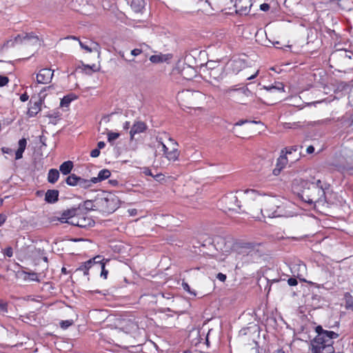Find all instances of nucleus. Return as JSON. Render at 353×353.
I'll return each instance as SVG.
<instances>
[{
  "mask_svg": "<svg viewBox=\"0 0 353 353\" xmlns=\"http://www.w3.org/2000/svg\"><path fill=\"white\" fill-rule=\"evenodd\" d=\"M120 134H108V142L113 145L114 141L119 137Z\"/></svg>",
  "mask_w": 353,
  "mask_h": 353,
  "instance_id": "44",
  "label": "nucleus"
},
{
  "mask_svg": "<svg viewBox=\"0 0 353 353\" xmlns=\"http://www.w3.org/2000/svg\"><path fill=\"white\" fill-rule=\"evenodd\" d=\"M261 244L254 242L239 241L234 244V250L236 252V259L241 260L236 266H243L244 263H250L259 260L262 256L259 250Z\"/></svg>",
  "mask_w": 353,
  "mask_h": 353,
  "instance_id": "3",
  "label": "nucleus"
},
{
  "mask_svg": "<svg viewBox=\"0 0 353 353\" xmlns=\"http://www.w3.org/2000/svg\"><path fill=\"white\" fill-rule=\"evenodd\" d=\"M182 287H183V289L185 291H186L188 294H190V295H192L193 296H196V291L192 290V289L190 288V285L187 283L183 282L182 283Z\"/></svg>",
  "mask_w": 353,
  "mask_h": 353,
  "instance_id": "36",
  "label": "nucleus"
},
{
  "mask_svg": "<svg viewBox=\"0 0 353 353\" xmlns=\"http://www.w3.org/2000/svg\"><path fill=\"white\" fill-rule=\"evenodd\" d=\"M79 45L81 48L85 50H86L88 52H91L93 50V48L90 47L88 45L85 44V43L81 42L79 41Z\"/></svg>",
  "mask_w": 353,
  "mask_h": 353,
  "instance_id": "46",
  "label": "nucleus"
},
{
  "mask_svg": "<svg viewBox=\"0 0 353 353\" xmlns=\"http://www.w3.org/2000/svg\"><path fill=\"white\" fill-rule=\"evenodd\" d=\"M306 152L307 154H312L314 152V148L313 145H310L307 148Z\"/></svg>",
  "mask_w": 353,
  "mask_h": 353,
  "instance_id": "61",
  "label": "nucleus"
},
{
  "mask_svg": "<svg viewBox=\"0 0 353 353\" xmlns=\"http://www.w3.org/2000/svg\"><path fill=\"white\" fill-rule=\"evenodd\" d=\"M244 194L247 196V199L254 200L258 196V193L254 190H246L244 191Z\"/></svg>",
  "mask_w": 353,
  "mask_h": 353,
  "instance_id": "34",
  "label": "nucleus"
},
{
  "mask_svg": "<svg viewBox=\"0 0 353 353\" xmlns=\"http://www.w3.org/2000/svg\"><path fill=\"white\" fill-rule=\"evenodd\" d=\"M54 76V70L50 68H43L37 74V82L41 84H47L51 82Z\"/></svg>",
  "mask_w": 353,
  "mask_h": 353,
  "instance_id": "9",
  "label": "nucleus"
},
{
  "mask_svg": "<svg viewBox=\"0 0 353 353\" xmlns=\"http://www.w3.org/2000/svg\"><path fill=\"white\" fill-rule=\"evenodd\" d=\"M234 91L236 92L239 95L247 96V92L249 91L245 89H228L226 90L227 93H230V92Z\"/></svg>",
  "mask_w": 353,
  "mask_h": 353,
  "instance_id": "38",
  "label": "nucleus"
},
{
  "mask_svg": "<svg viewBox=\"0 0 353 353\" xmlns=\"http://www.w3.org/2000/svg\"><path fill=\"white\" fill-rule=\"evenodd\" d=\"M270 5L268 3H262L260 6V9L262 11H264V12L268 11L270 10Z\"/></svg>",
  "mask_w": 353,
  "mask_h": 353,
  "instance_id": "54",
  "label": "nucleus"
},
{
  "mask_svg": "<svg viewBox=\"0 0 353 353\" xmlns=\"http://www.w3.org/2000/svg\"><path fill=\"white\" fill-rule=\"evenodd\" d=\"M176 98L182 106L192 108L198 105L201 101H203L205 95L199 91L185 90L179 92Z\"/></svg>",
  "mask_w": 353,
  "mask_h": 353,
  "instance_id": "5",
  "label": "nucleus"
},
{
  "mask_svg": "<svg viewBox=\"0 0 353 353\" xmlns=\"http://www.w3.org/2000/svg\"><path fill=\"white\" fill-rule=\"evenodd\" d=\"M59 176L60 174L59 170L53 168L50 169L48 174V181L50 183L54 184L58 181Z\"/></svg>",
  "mask_w": 353,
  "mask_h": 353,
  "instance_id": "27",
  "label": "nucleus"
},
{
  "mask_svg": "<svg viewBox=\"0 0 353 353\" xmlns=\"http://www.w3.org/2000/svg\"><path fill=\"white\" fill-rule=\"evenodd\" d=\"M76 99L77 97L74 94H71L66 95L63 97V98L61 99L60 105L63 108L68 107L70 105V103Z\"/></svg>",
  "mask_w": 353,
  "mask_h": 353,
  "instance_id": "30",
  "label": "nucleus"
},
{
  "mask_svg": "<svg viewBox=\"0 0 353 353\" xmlns=\"http://www.w3.org/2000/svg\"><path fill=\"white\" fill-rule=\"evenodd\" d=\"M288 163V159L286 154H284V150H281L280 157L277 159L276 168L273 170L274 175L277 176L280 174L282 169H283Z\"/></svg>",
  "mask_w": 353,
  "mask_h": 353,
  "instance_id": "13",
  "label": "nucleus"
},
{
  "mask_svg": "<svg viewBox=\"0 0 353 353\" xmlns=\"http://www.w3.org/2000/svg\"><path fill=\"white\" fill-rule=\"evenodd\" d=\"M99 270H101V277H102L104 279H106L108 275V270L105 269V264H101Z\"/></svg>",
  "mask_w": 353,
  "mask_h": 353,
  "instance_id": "39",
  "label": "nucleus"
},
{
  "mask_svg": "<svg viewBox=\"0 0 353 353\" xmlns=\"http://www.w3.org/2000/svg\"><path fill=\"white\" fill-rule=\"evenodd\" d=\"M294 183L300 186L301 192H299V196L304 202L321 205L327 203V194L330 188L328 183L312 177L310 180L296 179Z\"/></svg>",
  "mask_w": 353,
  "mask_h": 353,
  "instance_id": "1",
  "label": "nucleus"
},
{
  "mask_svg": "<svg viewBox=\"0 0 353 353\" xmlns=\"http://www.w3.org/2000/svg\"><path fill=\"white\" fill-rule=\"evenodd\" d=\"M285 154H291L293 152H297L299 150L298 145H293L290 148H285L283 149Z\"/></svg>",
  "mask_w": 353,
  "mask_h": 353,
  "instance_id": "41",
  "label": "nucleus"
},
{
  "mask_svg": "<svg viewBox=\"0 0 353 353\" xmlns=\"http://www.w3.org/2000/svg\"><path fill=\"white\" fill-rule=\"evenodd\" d=\"M168 144H170L171 148L176 147L177 145V143L172 138H169Z\"/></svg>",
  "mask_w": 353,
  "mask_h": 353,
  "instance_id": "57",
  "label": "nucleus"
},
{
  "mask_svg": "<svg viewBox=\"0 0 353 353\" xmlns=\"http://www.w3.org/2000/svg\"><path fill=\"white\" fill-rule=\"evenodd\" d=\"M147 47L146 45L143 44L141 46V48H135L131 51V54L132 56L137 57L141 54L143 51V48Z\"/></svg>",
  "mask_w": 353,
  "mask_h": 353,
  "instance_id": "42",
  "label": "nucleus"
},
{
  "mask_svg": "<svg viewBox=\"0 0 353 353\" xmlns=\"http://www.w3.org/2000/svg\"><path fill=\"white\" fill-rule=\"evenodd\" d=\"M88 261H91L92 262V266L93 267V269H96L97 270H99V267L101 266V264H105L106 262H109V259H105L102 257V256L97 255L92 259H89Z\"/></svg>",
  "mask_w": 353,
  "mask_h": 353,
  "instance_id": "20",
  "label": "nucleus"
},
{
  "mask_svg": "<svg viewBox=\"0 0 353 353\" xmlns=\"http://www.w3.org/2000/svg\"><path fill=\"white\" fill-rule=\"evenodd\" d=\"M80 216H75L74 218H72L70 221H68V222L67 223H69L72 225H74V226H77V222L78 221V218Z\"/></svg>",
  "mask_w": 353,
  "mask_h": 353,
  "instance_id": "55",
  "label": "nucleus"
},
{
  "mask_svg": "<svg viewBox=\"0 0 353 353\" xmlns=\"http://www.w3.org/2000/svg\"><path fill=\"white\" fill-rule=\"evenodd\" d=\"M330 61L344 70L349 69L353 65V52L345 49L336 50L330 54Z\"/></svg>",
  "mask_w": 353,
  "mask_h": 353,
  "instance_id": "6",
  "label": "nucleus"
},
{
  "mask_svg": "<svg viewBox=\"0 0 353 353\" xmlns=\"http://www.w3.org/2000/svg\"><path fill=\"white\" fill-rule=\"evenodd\" d=\"M250 123V125L256 123V122H255V121H249L248 120H241V121L236 122L235 124H234V125H243L244 123Z\"/></svg>",
  "mask_w": 353,
  "mask_h": 353,
  "instance_id": "49",
  "label": "nucleus"
},
{
  "mask_svg": "<svg viewBox=\"0 0 353 353\" xmlns=\"http://www.w3.org/2000/svg\"><path fill=\"white\" fill-rule=\"evenodd\" d=\"M72 168L73 163L71 161H65L59 166L60 172L64 175L69 174Z\"/></svg>",
  "mask_w": 353,
  "mask_h": 353,
  "instance_id": "26",
  "label": "nucleus"
},
{
  "mask_svg": "<svg viewBox=\"0 0 353 353\" xmlns=\"http://www.w3.org/2000/svg\"><path fill=\"white\" fill-rule=\"evenodd\" d=\"M100 154V150L97 148L92 150L90 152V156L93 158L98 157Z\"/></svg>",
  "mask_w": 353,
  "mask_h": 353,
  "instance_id": "52",
  "label": "nucleus"
},
{
  "mask_svg": "<svg viewBox=\"0 0 353 353\" xmlns=\"http://www.w3.org/2000/svg\"><path fill=\"white\" fill-rule=\"evenodd\" d=\"M105 146V143L104 141H99L97 143V149H99V150L101 149H103Z\"/></svg>",
  "mask_w": 353,
  "mask_h": 353,
  "instance_id": "62",
  "label": "nucleus"
},
{
  "mask_svg": "<svg viewBox=\"0 0 353 353\" xmlns=\"http://www.w3.org/2000/svg\"><path fill=\"white\" fill-rule=\"evenodd\" d=\"M73 323L72 320L61 321L60 322V326L63 329H67Z\"/></svg>",
  "mask_w": 353,
  "mask_h": 353,
  "instance_id": "43",
  "label": "nucleus"
},
{
  "mask_svg": "<svg viewBox=\"0 0 353 353\" xmlns=\"http://www.w3.org/2000/svg\"><path fill=\"white\" fill-rule=\"evenodd\" d=\"M288 283L290 286H295L298 284V281L296 278L291 277L288 279Z\"/></svg>",
  "mask_w": 353,
  "mask_h": 353,
  "instance_id": "48",
  "label": "nucleus"
},
{
  "mask_svg": "<svg viewBox=\"0 0 353 353\" xmlns=\"http://www.w3.org/2000/svg\"><path fill=\"white\" fill-rule=\"evenodd\" d=\"M27 42L25 41V34H18L13 39L8 40L5 43L4 46L6 48H13L16 44H26Z\"/></svg>",
  "mask_w": 353,
  "mask_h": 353,
  "instance_id": "16",
  "label": "nucleus"
},
{
  "mask_svg": "<svg viewBox=\"0 0 353 353\" xmlns=\"http://www.w3.org/2000/svg\"><path fill=\"white\" fill-rule=\"evenodd\" d=\"M77 226L81 228H89L94 225V221L90 217L85 215V213H83L78 218L77 222Z\"/></svg>",
  "mask_w": 353,
  "mask_h": 353,
  "instance_id": "12",
  "label": "nucleus"
},
{
  "mask_svg": "<svg viewBox=\"0 0 353 353\" xmlns=\"http://www.w3.org/2000/svg\"><path fill=\"white\" fill-rule=\"evenodd\" d=\"M117 114H119V112H113L109 114L104 115L101 119L100 124H101L102 123H106L109 122L110 120V118Z\"/></svg>",
  "mask_w": 353,
  "mask_h": 353,
  "instance_id": "37",
  "label": "nucleus"
},
{
  "mask_svg": "<svg viewBox=\"0 0 353 353\" xmlns=\"http://www.w3.org/2000/svg\"><path fill=\"white\" fill-rule=\"evenodd\" d=\"M51 89H54L52 85L43 88L39 94V99L37 101H32V99L30 100L28 111L30 117L35 116L41 110V105L46 97V94L43 92Z\"/></svg>",
  "mask_w": 353,
  "mask_h": 353,
  "instance_id": "8",
  "label": "nucleus"
},
{
  "mask_svg": "<svg viewBox=\"0 0 353 353\" xmlns=\"http://www.w3.org/2000/svg\"><path fill=\"white\" fill-rule=\"evenodd\" d=\"M145 5V0H132L131 2V8L135 12H141Z\"/></svg>",
  "mask_w": 353,
  "mask_h": 353,
  "instance_id": "25",
  "label": "nucleus"
},
{
  "mask_svg": "<svg viewBox=\"0 0 353 353\" xmlns=\"http://www.w3.org/2000/svg\"><path fill=\"white\" fill-rule=\"evenodd\" d=\"M92 268L91 261L88 260L87 261L82 263L80 266L77 268L76 271H82L85 276H88L89 270L90 269H93Z\"/></svg>",
  "mask_w": 353,
  "mask_h": 353,
  "instance_id": "28",
  "label": "nucleus"
},
{
  "mask_svg": "<svg viewBox=\"0 0 353 353\" xmlns=\"http://www.w3.org/2000/svg\"><path fill=\"white\" fill-rule=\"evenodd\" d=\"M28 95L26 94V93H24V94H22L21 96H20V100L23 102H25L26 101L28 100Z\"/></svg>",
  "mask_w": 353,
  "mask_h": 353,
  "instance_id": "59",
  "label": "nucleus"
},
{
  "mask_svg": "<svg viewBox=\"0 0 353 353\" xmlns=\"http://www.w3.org/2000/svg\"><path fill=\"white\" fill-rule=\"evenodd\" d=\"M142 172L147 176H153V174L152 173V171L149 168H147V167L143 168Z\"/></svg>",
  "mask_w": 353,
  "mask_h": 353,
  "instance_id": "51",
  "label": "nucleus"
},
{
  "mask_svg": "<svg viewBox=\"0 0 353 353\" xmlns=\"http://www.w3.org/2000/svg\"><path fill=\"white\" fill-rule=\"evenodd\" d=\"M9 79L6 76L0 75V87H3L8 84Z\"/></svg>",
  "mask_w": 353,
  "mask_h": 353,
  "instance_id": "45",
  "label": "nucleus"
},
{
  "mask_svg": "<svg viewBox=\"0 0 353 353\" xmlns=\"http://www.w3.org/2000/svg\"><path fill=\"white\" fill-rule=\"evenodd\" d=\"M7 219V216L4 214H0V226L3 225Z\"/></svg>",
  "mask_w": 353,
  "mask_h": 353,
  "instance_id": "56",
  "label": "nucleus"
},
{
  "mask_svg": "<svg viewBox=\"0 0 353 353\" xmlns=\"http://www.w3.org/2000/svg\"><path fill=\"white\" fill-rule=\"evenodd\" d=\"M8 312V304L0 299V314H5Z\"/></svg>",
  "mask_w": 353,
  "mask_h": 353,
  "instance_id": "40",
  "label": "nucleus"
},
{
  "mask_svg": "<svg viewBox=\"0 0 353 353\" xmlns=\"http://www.w3.org/2000/svg\"><path fill=\"white\" fill-rule=\"evenodd\" d=\"M171 57L172 56L170 54H155V55H152L150 57V61L152 63H163V62H165V61H167L168 60H169L171 58Z\"/></svg>",
  "mask_w": 353,
  "mask_h": 353,
  "instance_id": "21",
  "label": "nucleus"
},
{
  "mask_svg": "<svg viewBox=\"0 0 353 353\" xmlns=\"http://www.w3.org/2000/svg\"><path fill=\"white\" fill-rule=\"evenodd\" d=\"M59 194L57 190H48L45 194V201L48 203H54L59 200Z\"/></svg>",
  "mask_w": 353,
  "mask_h": 353,
  "instance_id": "17",
  "label": "nucleus"
},
{
  "mask_svg": "<svg viewBox=\"0 0 353 353\" xmlns=\"http://www.w3.org/2000/svg\"><path fill=\"white\" fill-rule=\"evenodd\" d=\"M234 6L241 14H246L252 6V0H236Z\"/></svg>",
  "mask_w": 353,
  "mask_h": 353,
  "instance_id": "11",
  "label": "nucleus"
},
{
  "mask_svg": "<svg viewBox=\"0 0 353 353\" xmlns=\"http://www.w3.org/2000/svg\"><path fill=\"white\" fill-rule=\"evenodd\" d=\"M179 157V152L176 147H172L170 151H168V154H166V157L170 161H175L178 159Z\"/></svg>",
  "mask_w": 353,
  "mask_h": 353,
  "instance_id": "32",
  "label": "nucleus"
},
{
  "mask_svg": "<svg viewBox=\"0 0 353 353\" xmlns=\"http://www.w3.org/2000/svg\"><path fill=\"white\" fill-rule=\"evenodd\" d=\"M39 141L43 145H44V146L46 145V137L43 134L39 136Z\"/></svg>",
  "mask_w": 353,
  "mask_h": 353,
  "instance_id": "58",
  "label": "nucleus"
},
{
  "mask_svg": "<svg viewBox=\"0 0 353 353\" xmlns=\"http://www.w3.org/2000/svg\"><path fill=\"white\" fill-rule=\"evenodd\" d=\"M27 140L25 138H22L19 141V148L15 151V159L19 160L22 158L23 153L26 148Z\"/></svg>",
  "mask_w": 353,
  "mask_h": 353,
  "instance_id": "19",
  "label": "nucleus"
},
{
  "mask_svg": "<svg viewBox=\"0 0 353 353\" xmlns=\"http://www.w3.org/2000/svg\"><path fill=\"white\" fill-rule=\"evenodd\" d=\"M25 41L27 42L26 46H34L39 44V37L33 33L25 34Z\"/></svg>",
  "mask_w": 353,
  "mask_h": 353,
  "instance_id": "24",
  "label": "nucleus"
},
{
  "mask_svg": "<svg viewBox=\"0 0 353 353\" xmlns=\"http://www.w3.org/2000/svg\"><path fill=\"white\" fill-rule=\"evenodd\" d=\"M264 88L268 91H272L273 90H276L278 91L283 92L284 86L281 83H279V85H270V86H264Z\"/></svg>",
  "mask_w": 353,
  "mask_h": 353,
  "instance_id": "35",
  "label": "nucleus"
},
{
  "mask_svg": "<svg viewBox=\"0 0 353 353\" xmlns=\"http://www.w3.org/2000/svg\"><path fill=\"white\" fill-rule=\"evenodd\" d=\"M163 175L162 174H157L156 175H153V178L155 179L157 181H160L163 179Z\"/></svg>",
  "mask_w": 353,
  "mask_h": 353,
  "instance_id": "63",
  "label": "nucleus"
},
{
  "mask_svg": "<svg viewBox=\"0 0 353 353\" xmlns=\"http://www.w3.org/2000/svg\"><path fill=\"white\" fill-rule=\"evenodd\" d=\"M226 275L223 273L220 272L216 274V279L222 282H224L226 280Z\"/></svg>",
  "mask_w": 353,
  "mask_h": 353,
  "instance_id": "53",
  "label": "nucleus"
},
{
  "mask_svg": "<svg viewBox=\"0 0 353 353\" xmlns=\"http://www.w3.org/2000/svg\"><path fill=\"white\" fill-rule=\"evenodd\" d=\"M96 208L103 213L110 214L119 207V198L110 192H103L94 200Z\"/></svg>",
  "mask_w": 353,
  "mask_h": 353,
  "instance_id": "4",
  "label": "nucleus"
},
{
  "mask_svg": "<svg viewBox=\"0 0 353 353\" xmlns=\"http://www.w3.org/2000/svg\"><path fill=\"white\" fill-rule=\"evenodd\" d=\"M330 121H331L330 119H327L314 121L313 123H310L309 125H310L313 127H316L315 130H321L323 126L328 125L330 123Z\"/></svg>",
  "mask_w": 353,
  "mask_h": 353,
  "instance_id": "31",
  "label": "nucleus"
},
{
  "mask_svg": "<svg viewBox=\"0 0 353 353\" xmlns=\"http://www.w3.org/2000/svg\"><path fill=\"white\" fill-rule=\"evenodd\" d=\"M223 68L219 64L216 65V68H213L209 72V75L214 79L219 80L223 77Z\"/></svg>",
  "mask_w": 353,
  "mask_h": 353,
  "instance_id": "22",
  "label": "nucleus"
},
{
  "mask_svg": "<svg viewBox=\"0 0 353 353\" xmlns=\"http://www.w3.org/2000/svg\"><path fill=\"white\" fill-rule=\"evenodd\" d=\"M147 130L146 124L141 121H137L132 125L130 132H144Z\"/></svg>",
  "mask_w": 353,
  "mask_h": 353,
  "instance_id": "23",
  "label": "nucleus"
},
{
  "mask_svg": "<svg viewBox=\"0 0 353 353\" xmlns=\"http://www.w3.org/2000/svg\"><path fill=\"white\" fill-rule=\"evenodd\" d=\"M92 183H93L92 181V179L90 180H88V179H83L79 176V183H78L77 186H79L80 188H82L84 189H87V188H89L90 187H91Z\"/></svg>",
  "mask_w": 353,
  "mask_h": 353,
  "instance_id": "33",
  "label": "nucleus"
},
{
  "mask_svg": "<svg viewBox=\"0 0 353 353\" xmlns=\"http://www.w3.org/2000/svg\"><path fill=\"white\" fill-rule=\"evenodd\" d=\"M131 125H130V123L129 121H125L123 124V130H128L130 128Z\"/></svg>",
  "mask_w": 353,
  "mask_h": 353,
  "instance_id": "64",
  "label": "nucleus"
},
{
  "mask_svg": "<svg viewBox=\"0 0 353 353\" xmlns=\"http://www.w3.org/2000/svg\"><path fill=\"white\" fill-rule=\"evenodd\" d=\"M343 170L349 172L350 174H353V166L349 167V166H343Z\"/></svg>",
  "mask_w": 353,
  "mask_h": 353,
  "instance_id": "60",
  "label": "nucleus"
},
{
  "mask_svg": "<svg viewBox=\"0 0 353 353\" xmlns=\"http://www.w3.org/2000/svg\"><path fill=\"white\" fill-rule=\"evenodd\" d=\"M77 208H79L80 214L83 213L86 214L90 210H97L95 206V203H94L92 200H86L84 202L79 203Z\"/></svg>",
  "mask_w": 353,
  "mask_h": 353,
  "instance_id": "15",
  "label": "nucleus"
},
{
  "mask_svg": "<svg viewBox=\"0 0 353 353\" xmlns=\"http://www.w3.org/2000/svg\"><path fill=\"white\" fill-rule=\"evenodd\" d=\"M225 210L228 211H235L239 212L241 208L240 202L237 196L232 192H230L223 196L221 200Z\"/></svg>",
  "mask_w": 353,
  "mask_h": 353,
  "instance_id": "7",
  "label": "nucleus"
},
{
  "mask_svg": "<svg viewBox=\"0 0 353 353\" xmlns=\"http://www.w3.org/2000/svg\"><path fill=\"white\" fill-rule=\"evenodd\" d=\"M216 65H218V63H216L214 61H210L206 63V67L208 70L210 71L211 70H213V68H216Z\"/></svg>",
  "mask_w": 353,
  "mask_h": 353,
  "instance_id": "47",
  "label": "nucleus"
},
{
  "mask_svg": "<svg viewBox=\"0 0 353 353\" xmlns=\"http://www.w3.org/2000/svg\"><path fill=\"white\" fill-rule=\"evenodd\" d=\"M158 141L162 145L163 151L164 154L166 155L168 152L169 147L161 141V139H160Z\"/></svg>",
  "mask_w": 353,
  "mask_h": 353,
  "instance_id": "50",
  "label": "nucleus"
},
{
  "mask_svg": "<svg viewBox=\"0 0 353 353\" xmlns=\"http://www.w3.org/2000/svg\"><path fill=\"white\" fill-rule=\"evenodd\" d=\"M79 178V176H77L75 174H71L65 178V181L70 186H77Z\"/></svg>",
  "mask_w": 353,
  "mask_h": 353,
  "instance_id": "29",
  "label": "nucleus"
},
{
  "mask_svg": "<svg viewBox=\"0 0 353 353\" xmlns=\"http://www.w3.org/2000/svg\"><path fill=\"white\" fill-rule=\"evenodd\" d=\"M111 175V172L108 169H103L99 171L97 177H92V181L93 183L101 182L103 180L108 179Z\"/></svg>",
  "mask_w": 353,
  "mask_h": 353,
  "instance_id": "18",
  "label": "nucleus"
},
{
  "mask_svg": "<svg viewBox=\"0 0 353 353\" xmlns=\"http://www.w3.org/2000/svg\"><path fill=\"white\" fill-rule=\"evenodd\" d=\"M275 205L272 204L271 201L265 203L264 208H259L261 214L263 217L272 218L278 216L276 210L274 209Z\"/></svg>",
  "mask_w": 353,
  "mask_h": 353,
  "instance_id": "14",
  "label": "nucleus"
},
{
  "mask_svg": "<svg viewBox=\"0 0 353 353\" xmlns=\"http://www.w3.org/2000/svg\"><path fill=\"white\" fill-rule=\"evenodd\" d=\"M314 330L317 334L310 341L311 353H334V340L339 334L334 331L325 330L321 325L316 326Z\"/></svg>",
  "mask_w": 353,
  "mask_h": 353,
  "instance_id": "2",
  "label": "nucleus"
},
{
  "mask_svg": "<svg viewBox=\"0 0 353 353\" xmlns=\"http://www.w3.org/2000/svg\"><path fill=\"white\" fill-rule=\"evenodd\" d=\"M80 215L79 208L72 207L70 209L63 210L58 219L61 223H68L72 218Z\"/></svg>",
  "mask_w": 353,
  "mask_h": 353,
  "instance_id": "10",
  "label": "nucleus"
}]
</instances>
